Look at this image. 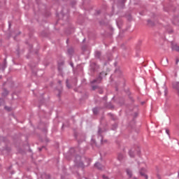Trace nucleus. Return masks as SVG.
Returning <instances> with one entry per match:
<instances>
[{
    "mask_svg": "<svg viewBox=\"0 0 179 179\" xmlns=\"http://www.w3.org/2000/svg\"><path fill=\"white\" fill-rule=\"evenodd\" d=\"M147 173L146 169L145 168H141V170L140 171V175L141 176H144L145 179L148 178V176L145 174Z\"/></svg>",
    "mask_w": 179,
    "mask_h": 179,
    "instance_id": "obj_1",
    "label": "nucleus"
},
{
    "mask_svg": "<svg viewBox=\"0 0 179 179\" xmlns=\"http://www.w3.org/2000/svg\"><path fill=\"white\" fill-rule=\"evenodd\" d=\"M172 50L179 52V45H172Z\"/></svg>",
    "mask_w": 179,
    "mask_h": 179,
    "instance_id": "obj_2",
    "label": "nucleus"
},
{
    "mask_svg": "<svg viewBox=\"0 0 179 179\" xmlns=\"http://www.w3.org/2000/svg\"><path fill=\"white\" fill-rule=\"evenodd\" d=\"M95 167H96L99 170H101L103 169L102 165H101L99 162H96V164H95Z\"/></svg>",
    "mask_w": 179,
    "mask_h": 179,
    "instance_id": "obj_3",
    "label": "nucleus"
},
{
    "mask_svg": "<svg viewBox=\"0 0 179 179\" xmlns=\"http://www.w3.org/2000/svg\"><path fill=\"white\" fill-rule=\"evenodd\" d=\"M127 173L130 178L132 177V171L129 168L127 169Z\"/></svg>",
    "mask_w": 179,
    "mask_h": 179,
    "instance_id": "obj_4",
    "label": "nucleus"
},
{
    "mask_svg": "<svg viewBox=\"0 0 179 179\" xmlns=\"http://www.w3.org/2000/svg\"><path fill=\"white\" fill-rule=\"evenodd\" d=\"M173 87L175 88V89H177V90H179V83H176L173 85Z\"/></svg>",
    "mask_w": 179,
    "mask_h": 179,
    "instance_id": "obj_5",
    "label": "nucleus"
},
{
    "mask_svg": "<svg viewBox=\"0 0 179 179\" xmlns=\"http://www.w3.org/2000/svg\"><path fill=\"white\" fill-rule=\"evenodd\" d=\"M101 80V76L97 78V80H93L92 83H99Z\"/></svg>",
    "mask_w": 179,
    "mask_h": 179,
    "instance_id": "obj_6",
    "label": "nucleus"
},
{
    "mask_svg": "<svg viewBox=\"0 0 179 179\" xmlns=\"http://www.w3.org/2000/svg\"><path fill=\"white\" fill-rule=\"evenodd\" d=\"M123 157H124V156H123L122 154H120V155H118V159H119V160H120V161L123 159Z\"/></svg>",
    "mask_w": 179,
    "mask_h": 179,
    "instance_id": "obj_7",
    "label": "nucleus"
},
{
    "mask_svg": "<svg viewBox=\"0 0 179 179\" xmlns=\"http://www.w3.org/2000/svg\"><path fill=\"white\" fill-rule=\"evenodd\" d=\"M129 155H130V157H134V152L133 151H131V150H130L129 151Z\"/></svg>",
    "mask_w": 179,
    "mask_h": 179,
    "instance_id": "obj_8",
    "label": "nucleus"
},
{
    "mask_svg": "<svg viewBox=\"0 0 179 179\" xmlns=\"http://www.w3.org/2000/svg\"><path fill=\"white\" fill-rule=\"evenodd\" d=\"M7 94H8V92L4 90V93H3V96H7Z\"/></svg>",
    "mask_w": 179,
    "mask_h": 179,
    "instance_id": "obj_9",
    "label": "nucleus"
},
{
    "mask_svg": "<svg viewBox=\"0 0 179 179\" xmlns=\"http://www.w3.org/2000/svg\"><path fill=\"white\" fill-rule=\"evenodd\" d=\"M97 112H98L97 108H94V109H93V113H94V115H96V114H97Z\"/></svg>",
    "mask_w": 179,
    "mask_h": 179,
    "instance_id": "obj_10",
    "label": "nucleus"
},
{
    "mask_svg": "<svg viewBox=\"0 0 179 179\" xmlns=\"http://www.w3.org/2000/svg\"><path fill=\"white\" fill-rule=\"evenodd\" d=\"M4 108H5L7 111H10V110H11V108H9V107H7V106L4 107Z\"/></svg>",
    "mask_w": 179,
    "mask_h": 179,
    "instance_id": "obj_11",
    "label": "nucleus"
},
{
    "mask_svg": "<svg viewBox=\"0 0 179 179\" xmlns=\"http://www.w3.org/2000/svg\"><path fill=\"white\" fill-rule=\"evenodd\" d=\"M103 179H108L107 177H106L105 176H103Z\"/></svg>",
    "mask_w": 179,
    "mask_h": 179,
    "instance_id": "obj_12",
    "label": "nucleus"
},
{
    "mask_svg": "<svg viewBox=\"0 0 179 179\" xmlns=\"http://www.w3.org/2000/svg\"><path fill=\"white\" fill-rule=\"evenodd\" d=\"M166 132L167 134H169V130H166Z\"/></svg>",
    "mask_w": 179,
    "mask_h": 179,
    "instance_id": "obj_13",
    "label": "nucleus"
},
{
    "mask_svg": "<svg viewBox=\"0 0 179 179\" xmlns=\"http://www.w3.org/2000/svg\"><path fill=\"white\" fill-rule=\"evenodd\" d=\"M66 85H67V87H69V85H68V81L66 82Z\"/></svg>",
    "mask_w": 179,
    "mask_h": 179,
    "instance_id": "obj_14",
    "label": "nucleus"
},
{
    "mask_svg": "<svg viewBox=\"0 0 179 179\" xmlns=\"http://www.w3.org/2000/svg\"><path fill=\"white\" fill-rule=\"evenodd\" d=\"M133 179H137L136 178H133Z\"/></svg>",
    "mask_w": 179,
    "mask_h": 179,
    "instance_id": "obj_15",
    "label": "nucleus"
},
{
    "mask_svg": "<svg viewBox=\"0 0 179 179\" xmlns=\"http://www.w3.org/2000/svg\"><path fill=\"white\" fill-rule=\"evenodd\" d=\"M93 89H94V90L95 89L94 87H93Z\"/></svg>",
    "mask_w": 179,
    "mask_h": 179,
    "instance_id": "obj_16",
    "label": "nucleus"
},
{
    "mask_svg": "<svg viewBox=\"0 0 179 179\" xmlns=\"http://www.w3.org/2000/svg\"><path fill=\"white\" fill-rule=\"evenodd\" d=\"M178 176H179V173H178Z\"/></svg>",
    "mask_w": 179,
    "mask_h": 179,
    "instance_id": "obj_17",
    "label": "nucleus"
}]
</instances>
